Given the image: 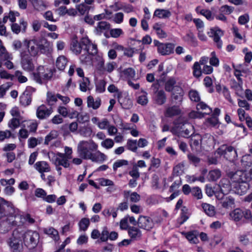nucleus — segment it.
Here are the masks:
<instances>
[{
	"label": "nucleus",
	"instance_id": "f257e3e1",
	"mask_svg": "<svg viewBox=\"0 0 252 252\" xmlns=\"http://www.w3.org/2000/svg\"><path fill=\"white\" fill-rule=\"evenodd\" d=\"M70 49L75 55L81 54L82 50L92 54L97 53L96 45L92 43L88 37H83L78 41L77 36H74L70 42Z\"/></svg>",
	"mask_w": 252,
	"mask_h": 252
},
{
	"label": "nucleus",
	"instance_id": "f03ea898",
	"mask_svg": "<svg viewBox=\"0 0 252 252\" xmlns=\"http://www.w3.org/2000/svg\"><path fill=\"white\" fill-rule=\"evenodd\" d=\"M97 145L93 141H81L77 146V152L79 157L84 159H88L92 152L97 150Z\"/></svg>",
	"mask_w": 252,
	"mask_h": 252
},
{
	"label": "nucleus",
	"instance_id": "7ed1b4c3",
	"mask_svg": "<svg viewBox=\"0 0 252 252\" xmlns=\"http://www.w3.org/2000/svg\"><path fill=\"white\" fill-rule=\"evenodd\" d=\"M53 71L51 69L44 68L42 66L37 68L36 72L33 73L34 80L38 83H46L53 77Z\"/></svg>",
	"mask_w": 252,
	"mask_h": 252
},
{
	"label": "nucleus",
	"instance_id": "20e7f679",
	"mask_svg": "<svg viewBox=\"0 0 252 252\" xmlns=\"http://www.w3.org/2000/svg\"><path fill=\"white\" fill-rule=\"evenodd\" d=\"M39 239V235L36 231L29 230L23 235V241L25 245L29 249L35 248Z\"/></svg>",
	"mask_w": 252,
	"mask_h": 252
},
{
	"label": "nucleus",
	"instance_id": "39448f33",
	"mask_svg": "<svg viewBox=\"0 0 252 252\" xmlns=\"http://www.w3.org/2000/svg\"><path fill=\"white\" fill-rule=\"evenodd\" d=\"M6 242L12 252H21L22 241L18 231H13L12 235L7 240Z\"/></svg>",
	"mask_w": 252,
	"mask_h": 252
},
{
	"label": "nucleus",
	"instance_id": "423d86ee",
	"mask_svg": "<svg viewBox=\"0 0 252 252\" xmlns=\"http://www.w3.org/2000/svg\"><path fill=\"white\" fill-rule=\"evenodd\" d=\"M217 153L230 161H234L237 157V152L232 146H221L217 150Z\"/></svg>",
	"mask_w": 252,
	"mask_h": 252
},
{
	"label": "nucleus",
	"instance_id": "0eeeda50",
	"mask_svg": "<svg viewBox=\"0 0 252 252\" xmlns=\"http://www.w3.org/2000/svg\"><path fill=\"white\" fill-rule=\"evenodd\" d=\"M230 189L229 185L226 184V187H221L220 191L223 194V196L221 197V205L226 209H229L234 207L235 201L234 199L231 196L224 197V194L227 193Z\"/></svg>",
	"mask_w": 252,
	"mask_h": 252
},
{
	"label": "nucleus",
	"instance_id": "6e6552de",
	"mask_svg": "<svg viewBox=\"0 0 252 252\" xmlns=\"http://www.w3.org/2000/svg\"><path fill=\"white\" fill-rule=\"evenodd\" d=\"M20 57L21 63L23 69L27 71H32L34 69V66L32 59L27 51H21Z\"/></svg>",
	"mask_w": 252,
	"mask_h": 252
},
{
	"label": "nucleus",
	"instance_id": "1a4fd4ad",
	"mask_svg": "<svg viewBox=\"0 0 252 252\" xmlns=\"http://www.w3.org/2000/svg\"><path fill=\"white\" fill-rule=\"evenodd\" d=\"M231 179L234 183H245L249 182L252 180L250 175L247 172L243 170H238L234 173Z\"/></svg>",
	"mask_w": 252,
	"mask_h": 252
},
{
	"label": "nucleus",
	"instance_id": "9d476101",
	"mask_svg": "<svg viewBox=\"0 0 252 252\" xmlns=\"http://www.w3.org/2000/svg\"><path fill=\"white\" fill-rule=\"evenodd\" d=\"M137 224L139 228L150 231L154 227V222L150 217L141 215L138 219Z\"/></svg>",
	"mask_w": 252,
	"mask_h": 252
},
{
	"label": "nucleus",
	"instance_id": "9b49d317",
	"mask_svg": "<svg viewBox=\"0 0 252 252\" xmlns=\"http://www.w3.org/2000/svg\"><path fill=\"white\" fill-rule=\"evenodd\" d=\"M35 89L31 86H28L20 97L21 104L25 107L29 105L32 101V95Z\"/></svg>",
	"mask_w": 252,
	"mask_h": 252
},
{
	"label": "nucleus",
	"instance_id": "f8f14e48",
	"mask_svg": "<svg viewBox=\"0 0 252 252\" xmlns=\"http://www.w3.org/2000/svg\"><path fill=\"white\" fill-rule=\"evenodd\" d=\"M210 37L213 38L214 42L219 49H221L222 45V41L220 40V37L223 35V32L218 28H215L210 29V31L208 32Z\"/></svg>",
	"mask_w": 252,
	"mask_h": 252
},
{
	"label": "nucleus",
	"instance_id": "ddd939ff",
	"mask_svg": "<svg viewBox=\"0 0 252 252\" xmlns=\"http://www.w3.org/2000/svg\"><path fill=\"white\" fill-rule=\"evenodd\" d=\"M179 136L188 138L192 136L193 126L189 124H180L176 127Z\"/></svg>",
	"mask_w": 252,
	"mask_h": 252
},
{
	"label": "nucleus",
	"instance_id": "4468645a",
	"mask_svg": "<svg viewBox=\"0 0 252 252\" xmlns=\"http://www.w3.org/2000/svg\"><path fill=\"white\" fill-rule=\"evenodd\" d=\"M117 95L118 101L123 108L127 109L132 106V100L127 94L119 92Z\"/></svg>",
	"mask_w": 252,
	"mask_h": 252
},
{
	"label": "nucleus",
	"instance_id": "2eb2a0df",
	"mask_svg": "<svg viewBox=\"0 0 252 252\" xmlns=\"http://www.w3.org/2000/svg\"><path fill=\"white\" fill-rule=\"evenodd\" d=\"M36 43L37 40L36 39H32L30 40L27 39L24 40V46L28 49V50L26 51L30 56H35L37 54L38 51V48L37 46H35V45H36Z\"/></svg>",
	"mask_w": 252,
	"mask_h": 252
},
{
	"label": "nucleus",
	"instance_id": "dca6fc26",
	"mask_svg": "<svg viewBox=\"0 0 252 252\" xmlns=\"http://www.w3.org/2000/svg\"><path fill=\"white\" fill-rule=\"evenodd\" d=\"M175 44L170 43H162L159 45L158 52L161 55H168L174 52Z\"/></svg>",
	"mask_w": 252,
	"mask_h": 252
},
{
	"label": "nucleus",
	"instance_id": "f3484780",
	"mask_svg": "<svg viewBox=\"0 0 252 252\" xmlns=\"http://www.w3.org/2000/svg\"><path fill=\"white\" fill-rule=\"evenodd\" d=\"M69 158L65 157L64 154L61 153H58L55 158L54 164L56 166L62 165L64 168H67L70 164L68 162Z\"/></svg>",
	"mask_w": 252,
	"mask_h": 252
},
{
	"label": "nucleus",
	"instance_id": "a211bd4d",
	"mask_svg": "<svg viewBox=\"0 0 252 252\" xmlns=\"http://www.w3.org/2000/svg\"><path fill=\"white\" fill-rule=\"evenodd\" d=\"M52 108L48 109L45 105H42L36 110L37 117L40 119H45L52 113Z\"/></svg>",
	"mask_w": 252,
	"mask_h": 252
},
{
	"label": "nucleus",
	"instance_id": "6ab92c4d",
	"mask_svg": "<svg viewBox=\"0 0 252 252\" xmlns=\"http://www.w3.org/2000/svg\"><path fill=\"white\" fill-rule=\"evenodd\" d=\"M107 159V156L99 151H96L95 153H92L88 159L93 162L101 163Z\"/></svg>",
	"mask_w": 252,
	"mask_h": 252
},
{
	"label": "nucleus",
	"instance_id": "aec40b11",
	"mask_svg": "<svg viewBox=\"0 0 252 252\" xmlns=\"http://www.w3.org/2000/svg\"><path fill=\"white\" fill-rule=\"evenodd\" d=\"M34 168L40 172H49L51 171V167L46 161H40L36 162L34 165Z\"/></svg>",
	"mask_w": 252,
	"mask_h": 252
},
{
	"label": "nucleus",
	"instance_id": "412c9836",
	"mask_svg": "<svg viewBox=\"0 0 252 252\" xmlns=\"http://www.w3.org/2000/svg\"><path fill=\"white\" fill-rule=\"evenodd\" d=\"M12 204L5 200L4 198L0 197V219H2L8 216V214L5 209V206L7 207H11Z\"/></svg>",
	"mask_w": 252,
	"mask_h": 252
},
{
	"label": "nucleus",
	"instance_id": "4be33fe9",
	"mask_svg": "<svg viewBox=\"0 0 252 252\" xmlns=\"http://www.w3.org/2000/svg\"><path fill=\"white\" fill-rule=\"evenodd\" d=\"M181 110L178 106L174 105L166 108L164 115L166 117H172L180 114Z\"/></svg>",
	"mask_w": 252,
	"mask_h": 252
},
{
	"label": "nucleus",
	"instance_id": "5701e85b",
	"mask_svg": "<svg viewBox=\"0 0 252 252\" xmlns=\"http://www.w3.org/2000/svg\"><path fill=\"white\" fill-rule=\"evenodd\" d=\"M243 81L242 79H240V81L238 82L234 79L230 80V85L231 88L235 91L236 94L239 96L243 94Z\"/></svg>",
	"mask_w": 252,
	"mask_h": 252
},
{
	"label": "nucleus",
	"instance_id": "b1692460",
	"mask_svg": "<svg viewBox=\"0 0 252 252\" xmlns=\"http://www.w3.org/2000/svg\"><path fill=\"white\" fill-rule=\"evenodd\" d=\"M124 196L125 198L127 200H129L131 202L136 203L140 200V195L136 192H131L130 191L124 190Z\"/></svg>",
	"mask_w": 252,
	"mask_h": 252
},
{
	"label": "nucleus",
	"instance_id": "393cba45",
	"mask_svg": "<svg viewBox=\"0 0 252 252\" xmlns=\"http://www.w3.org/2000/svg\"><path fill=\"white\" fill-rule=\"evenodd\" d=\"M36 46L41 53H45L49 50V43L46 38L42 37L37 40Z\"/></svg>",
	"mask_w": 252,
	"mask_h": 252
},
{
	"label": "nucleus",
	"instance_id": "a878e982",
	"mask_svg": "<svg viewBox=\"0 0 252 252\" xmlns=\"http://www.w3.org/2000/svg\"><path fill=\"white\" fill-rule=\"evenodd\" d=\"M101 105V99L98 97L94 100V97L90 95L87 98V105L88 107L92 108L95 110L98 109Z\"/></svg>",
	"mask_w": 252,
	"mask_h": 252
},
{
	"label": "nucleus",
	"instance_id": "bb28decb",
	"mask_svg": "<svg viewBox=\"0 0 252 252\" xmlns=\"http://www.w3.org/2000/svg\"><path fill=\"white\" fill-rule=\"evenodd\" d=\"M155 100L156 103L159 105L163 104L166 100V95L165 92L162 90L157 91Z\"/></svg>",
	"mask_w": 252,
	"mask_h": 252
},
{
	"label": "nucleus",
	"instance_id": "cd10ccee",
	"mask_svg": "<svg viewBox=\"0 0 252 252\" xmlns=\"http://www.w3.org/2000/svg\"><path fill=\"white\" fill-rule=\"evenodd\" d=\"M235 183V184L234 185V187L236 189L238 193L240 194L246 193L250 187L249 182Z\"/></svg>",
	"mask_w": 252,
	"mask_h": 252
},
{
	"label": "nucleus",
	"instance_id": "c85d7f7f",
	"mask_svg": "<svg viewBox=\"0 0 252 252\" xmlns=\"http://www.w3.org/2000/svg\"><path fill=\"white\" fill-rule=\"evenodd\" d=\"M171 15V13L169 10L164 9H157L154 13V17L162 19L169 18Z\"/></svg>",
	"mask_w": 252,
	"mask_h": 252
},
{
	"label": "nucleus",
	"instance_id": "c756f323",
	"mask_svg": "<svg viewBox=\"0 0 252 252\" xmlns=\"http://www.w3.org/2000/svg\"><path fill=\"white\" fill-rule=\"evenodd\" d=\"M99 64L101 68L99 69L100 70L103 71H106L109 73L112 72L116 66V63L114 62L108 63L105 66H104V62L103 61L100 62Z\"/></svg>",
	"mask_w": 252,
	"mask_h": 252
},
{
	"label": "nucleus",
	"instance_id": "7c9ffc66",
	"mask_svg": "<svg viewBox=\"0 0 252 252\" xmlns=\"http://www.w3.org/2000/svg\"><path fill=\"white\" fill-rule=\"evenodd\" d=\"M44 233L50 236L55 241H57L59 240V236L58 231L52 227L44 228L43 229Z\"/></svg>",
	"mask_w": 252,
	"mask_h": 252
},
{
	"label": "nucleus",
	"instance_id": "2f4dec72",
	"mask_svg": "<svg viewBox=\"0 0 252 252\" xmlns=\"http://www.w3.org/2000/svg\"><path fill=\"white\" fill-rule=\"evenodd\" d=\"M128 233L131 238L135 239H140L142 235L140 230L134 226H131L128 228Z\"/></svg>",
	"mask_w": 252,
	"mask_h": 252
},
{
	"label": "nucleus",
	"instance_id": "473e14b6",
	"mask_svg": "<svg viewBox=\"0 0 252 252\" xmlns=\"http://www.w3.org/2000/svg\"><path fill=\"white\" fill-rule=\"evenodd\" d=\"M243 210L237 208L230 213V216L234 221H239L243 217Z\"/></svg>",
	"mask_w": 252,
	"mask_h": 252
},
{
	"label": "nucleus",
	"instance_id": "72a5a7b5",
	"mask_svg": "<svg viewBox=\"0 0 252 252\" xmlns=\"http://www.w3.org/2000/svg\"><path fill=\"white\" fill-rule=\"evenodd\" d=\"M201 142L202 137L200 134L192 136L190 139V146L196 148L201 145Z\"/></svg>",
	"mask_w": 252,
	"mask_h": 252
},
{
	"label": "nucleus",
	"instance_id": "f704fd0d",
	"mask_svg": "<svg viewBox=\"0 0 252 252\" xmlns=\"http://www.w3.org/2000/svg\"><path fill=\"white\" fill-rule=\"evenodd\" d=\"M67 62L66 58L63 56H61L56 61V66L59 70H63L64 69Z\"/></svg>",
	"mask_w": 252,
	"mask_h": 252
},
{
	"label": "nucleus",
	"instance_id": "c9c22d12",
	"mask_svg": "<svg viewBox=\"0 0 252 252\" xmlns=\"http://www.w3.org/2000/svg\"><path fill=\"white\" fill-rule=\"evenodd\" d=\"M176 80L174 77L169 78L165 83V90L166 91L170 92L172 91L174 87L176 86Z\"/></svg>",
	"mask_w": 252,
	"mask_h": 252
},
{
	"label": "nucleus",
	"instance_id": "e433bc0d",
	"mask_svg": "<svg viewBox=\"0 0 252 252\" xmlns=\"http://www.w3.org/2000/svg\"><path fill=\"white\" fill-rule=\"evenodd\" d=\"M196 109L197 110H202L205 111L203 113H204V117L205 115H209L212 112V109L203 102L198 103L196 105Z\"/></svg>",
	"mask_w": 252,
	"mask_h": 252
},
{
	"label": "nucleus",
	"instance_id": "4c0bfd02",
	"mask_svg": "<svg viewBox=\"0 0 252 252\" xmlns=\"http://www.w3.org/2000/svg\"><path fill=\"white\" fill-rule=\"evenodd\" d=\"M202 207L204 212L209 216L212 217L215 215L214 207L207 203H202Z\"/></svg>",
	"mask_w": 252,
	"mask_h": 252
},
{
	"label": "nucleus",
	"instance_id": "58836bf2",
	"mask_svg": "<svg viewBox=\"0 0 252 252\" xmlns=\"http://www.w3.org/2000/svg\"><path fill=\"white\" fill-rule=\"evenodd\" d=\"M43 139L42 137L36 138L35 137H31L28 139V146L30 148L35 147L38 144L42 142Z\"/></svg>",
	"mask_w": 252,
	"mask_h": 252
},
{
	"label": "nucleus",
	"instance_id": "ea45409f",
	"mask_svg": "<svg viewBox=\"0 0 252 252\" xmlns=\"http://www.w3.org/2000/svg\"><path fill=\"white\" fill-rule=\"evenodd\" d=\"M242 165L245 168L252 165V157L250 155L243 156L241 159Z\"/></svg>",
	"mask_w": 252,
	"mask_h": 252
},
{
	"label": "nucleus",
	"instance_id": "a19ab883",
	"mask_svg": "<svg viewBox=\"0 0 252 252\" xmlns=\"http://www.w3.org/2000/svg\"><path fill=\"white\" fill-rule=\"evenodd\" d=\"M85 53L81 55L80 57V60L83 63H88L91 62L92 56H94L96 54H92L89 53L88 51H84Z\"/></svg>",
	"mask_w": 252,
	"mask_h": 252
},
{
	"label": "nucleus",
	"instance_id": "79ce46f5",
	"mask_svg": "<svg viewBox=\"0 0 252 252\" xmlns=\"http://www.w3.org/2000/svg\"><path fill=\"white\" fill-rule=\"evenodd\" d=\"M220 176V171L218 169H215L209 172L208 179L210 181H215L218 180Z\"/></svg>",
	"mask_w": 252,
	"mask_h": 252
},
{
	"label": "nucleus",
	"instance_id": "37998d69",
	"mask_svg": "<svg viewBox=\"0 0 252 252\" xmlns=\"http://www.w3.org/2000/svg\"><path fill=\"white\" fill-rule=\"evenodd\" d=\"M185 39L193 46H196L197 45V41L196 37L194 34L191 32H189L186 34L185 37Z\"/></svg>",
	"mask_w": 252,
	"mask_h": 252
},
{
	"label": "nucleus",
	"instance_id": "c03bdc74",
	"mask_svg": "<svg viewBox=\"0 0 252 252\" xmlns=\"http://www.w3.org/2000/svg\"><path fill=\"white\" fill-rule=\"evenodd\" d=\"M0 57L1 62H4L12 59V56L6 50L5 48L0 50Z\"/></svg>",
	"mask_w": 252,
	"mask_h": 252
},
{
	"label": "nucleus",
	"instance_id": "a18cd8bd",
	"mask_svg": "<svg viewBox=\"0 0 252 252\" xmlns=\"http://www.w3.org/2000/svg\"><path fill=\"white\" fill-rule=\"evenodd\" d=\"M187 211L188 209L185 207H184L182 209L181 216L177 220L178 222L180 225L183 224L189 219V216L187 214Z\"/></svg>",
	"mask_w": 252,
	"mask_h": 252
},
{
	"label": "nucleus",
	"instance_id": "49530a36",
	"mask_svg": "<svg viewBox=\"0 0 252 252\" xmlns=\"http://www.w3.org/2000/svg\"><path fill=\"white\" fill-rule=\"evenodd\" d=\"M197 233L196 231L189 232L187 233L186 238L190 243L196 244L198 242Z\"/></svg>",
	"mask_w": 252,
	"mask_h": 252
},
{
	"label": "nucleus",
	"instance_id": "de8ad7c7",
	"mask_svg": "<svg viewBox=\"0 0 252 252\" xmlns=\"http://www.w3.org/2000/svg\"><path fill=\"white\" fill-rule=\"evenodd\" d=\"M106 82L104 80H98L95 84L96 91L101 93L105 90Z\"/></svg>",
	"mask_w": 252,
	"mask_h": 252
},
{
	"label": "nucleus",
	"instance_id": "09e8293b",
	"mask_svg": "<svg viewBox=\"0 0 252 252\" xmlns=\"http://www.w3.org/2000/svg\"><path fill=\"white\" fill-rule=\"evenodd\" d=\"M57 96L52 92H48L47 93V101L49 105H54L57 101Z\"/></svg>",
	"mask_w": 252,
	"mask_h": 252
},
{
	"label": "nucleus",
	"instance_id": "8fccbe9b",
	"mask_svg": "<svg viewBox=\"0 0 252 252\" xmlns=\"http://www.w3.org/2000/svg\"><path fill=\"white\" fill-rule=\"evenodd\" d=\"M191 193L192 195L197 199L202 198L201 189L198 187H195L191 189Z\"/></svg>",
	"mask_w": 252,
	"mask_h": 252
},
{
	"label": "nucleus",
	"instance_id": "3c124183",
	"mask_svg": "<svg viewBox=\"0 0 252 252\" xmlns=\"http://www.w3.org/2000/svg\"><path fill=\"white\" fill-rule=\"evenodd\" d=\"M20 120L16 118H13L8 122V126L9 128L12 130H14L20 126Z\"/></svg>",
	"mask_w": 252,
	"mask_h": 252
},
{
	"label": "nucleus",
	"instance_id": "603ef678",
	"mask_svg": "<svg viewBox=\"0 0 252 252\" xmlns=\"http://www.w3.org/2000/svg\"><path fill=\"white\" fill-rule=\"evenodd\" d=\"M193 75L198 78L199 77L202 73V69H201L200 65L199 63L195 62L193 66Z\"/></svg>",
	"mask_w": 252,
	"mask_h": 252
},
{
	"label": "nucleus",
	"instance_id": "864d4df0",
	"mask_svg": "<svg viewBox=\"0 0 252 252\" xmlns=\"http://www.w3.org/2000/svg\"><path fill=\"white\" fill-rule=\"evenodd\" d=\"M76 8L81 15H84L90 9V7L85 3H81L76 6Z\"/></svg>",
	"mask_w": 252,
	"mask_h": 252
},
{
	"label": "nucleus",
	"instance_id": "5fc2aeb1",
	"mask_svg": "<svg viewBox=\"0 0 252 252\" xmlns=\"http://www.w3.org/2000/svg\"><path fill=\"white\" fill-rule=\"evenodd\" d=\"M184 165L182 163H179L176 165L173 168V174L176 176H179L184 173Z\"/></svg>",
	"mask_w": 252,
	"mask_h": 252
},
{
	"label": "nucleus",
	"instance_id": "6e6d98bb",
	"mask_svg": "<svg viewBox=\"0 0 252 252\" xmlns=\"http://www.w3.org/2000/svg\"><path fill=\"white\" fill-rule=\"evenodd\" d=\"M58 136L56 131H51L49 134H48L45 138L44 144L48 145L49 142L51 140L55 139Z\"/></svg>",
	"mask_w": 252,
	"mask_h": 252
},
{
	"label": "nucleus",
	"instance_id": "4d7b16f0",
	"mask_svg": "<svg viewBox=\"0 0 252 252\" xmlns=\"http://www.w3.org/2000/svg\"><path fill=\"white\" fill-rule=\"evenodd\" d=\"M90 224V220L88 218H83L81 219L79 223L80 229L82 230L85 231Z\"/></svg>",
	"mask_w": 252,
	"mask_h": 252
},
{
	"label": "nucleus",
	"instance_id": "13d9d810",
	"mask_svg": "<svg viewBox=\"0 0 252 252\" xmlns=\"http://www.w3.org/2000/svg\"><path fill=\"white\" fill-rule=\"evenodd\" d=\"M114 142L113 140L110 138H107L101 143V145L103 148L107 149H110L113 147Z\"/></svg>",
	"mask_w": 252,
	"mask_h": 252
},
{
	"label": "nucleus",
	"instance_id": "bf43d9fd",
	"mask_svg": "<svg viewBox=\"0 0 252 252\" xmlns=\"http://www.w3.org/2000/svg\"><path fill=\"white\" fill-rule=\"evenodd\" d=\"M190 99L193 101L198 102L200 99V96L198 93L195 90H191L189 91V94Z\"/></svg>",
	"mask_w": 252,
	"mask_h": 252
},
{
	"label": "nucleus",
	"instance_id": "052dcab7",
	"mask_svg": "<svg viewBox=\"0 0 252 252\" xmlns=\"http://www.w3.org/2000/svg\"><path fill=\"white\" fill-rule=\"evenodd\" d=\"M128 164L127 160L125 159H120L116 161L113 164V170L116 171L118 168L123 165H127Z\"/></svg>",
	"mask_w": 252,
	"mask_h": 252
},
{
	"label": "nucleus",
	"instance_id": "680f3d73",
	"mask_svg": "<svg viewBox=\"0 0 252 252\" xmlns=\"http://www.w3.org/2000/svg\"><path fill=\"white\" fill-rule=\"evenodd\" d=\"M92 132L91 128L87 126L82 127L79 130L80 134L85 137L90 136Z\"/></svg>",
	"mask_w": 252,
	"mask_h": 252
},
{
	"label": "nucleus",
	"instance_id": "e2e57ef3",
	"mask_svg": "<svg viewBox=\"0 0 252 252\" xmlns=\"http://www.w3.org/2000/svg\"><path fill=\"white\" fill-rule=\"evenodd\" d=\"M12 83H7V84H3L0 86V98L3 97L7 90L11 87Z\"/></svg>",
	"mask_w": 252,
	"mask_h": 252
},
{
	"label": "nucleus",
	"instance_id": "0e129e2a",
	"mask_svg": "<svg viewBox=\"0 0 252 252\" xmlns=\"http://www.w3.org/2000/svg\"><path fill=\"white\" fill-rule=\"evenodd\" d=\"M127 148L133 152H136L137 147L136 140H128L127 142Z\"/></svg>",
	"mask_w": 252,
	"mask_h": 252
},
{
	"label": "nucleus",
	"instance_id": "69168bd1",
	"mask_svg": "<svg viewBox=\"0 0 252 252\" xmlns=\"http://www.w3.org/2000/svg\"><path fill=\"white\" fill-rule=\"evenodd\" d=\"M129 174L135 179H138L140 177V173L138 171V169L136 165H134L132 170L129 172Z\"/></svg>",
	"mask_w": 252,
	"mask_h": 252
},
{
	"label": "nucleus",
	"instance_id": "338daca9",
	"mask_svg": "<svg viewBox=\"0 0 252 252\" xmlns=\"http://www.w3.org/2000/svg\"><path fill=\"white\" fill-rule=\"evenodd\" d=\"M109 231L106 227H104L100 235V240L102 242H106L109 238Z\"/></svg>",
	"mask_w": 252,
	"mask_h": 252
},
{
	"label": "nucleus",
	"instance_id": "774afa93",
	"mask_svg": "<svg viewBox=\"0 0 252 252\" xmlns=\"http://www.w3.org/2000/svg\"><path fill=\"white\" fill-rule=\"evenodd\" d=\"M90 84L88 78L84 77L83 82L80 83V89L81 91L85 92L87 91V86Z\"/></svg>",
	"mask_w": 252,
	"mask_h": 252
}]
</instances>
